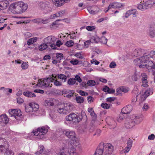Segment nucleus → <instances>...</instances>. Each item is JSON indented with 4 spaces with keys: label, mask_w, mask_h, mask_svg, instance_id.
Listing matches in <instances>:
<instances>
[{
    "label": "nucleus",
    "mask_w": 155,
    "mask_h": 155,
    "mask_svg": "<svg viewBox=\"0 0 155 155\" xmlns=\"http://www.w3.org/2000/svg\"><path fill=\"white\" fill-rule=\"evenodd\" d=\"M114 150L110 143H104L97 147L94 155H114L112 153Z\"/></svg>",
    "instance_id": "nucleus-1"
},
{
    "label": "nucleus",
    "mask_w": 155,
    "mask_h": 155,
    "mask_svg": "<svg viewBox=\"0 0 155 155\" xmlns=\"http://www.w3.org/2000/svg\"><path fill=\"white\" fill-rule=\"evenodd\" d=\"M10 7L13 13L19 14L25 12L27 9L28 5L22 1L17 2L11 4Z\"/></svg>",
    "instance_id": "nucleus-2"
},
{
    "label": "nucleus",
    "mask_w": 155,
    "mask_h": 155,
    "mask_svg": "<svg viewBox=\"0 0 155 155\" xmlns=\"http://www.w3.org/2000/svg\"><path fill=\"white\" fill-rule=\"evenodd\" d=\"M57 77L56 75L52 74L51 77L47 78H42L38 80V83L37 85L43 86L46 87H51V83Z\"/></svg>",
    "instance_id": "nucleus-3"
},
{
    "label": "nucleus",
    "mask_w": 155,
    "mask_h": 155,
    "mask_svg": "<svg viewBox=\"0 0 155 155\" xmlns=\"http://www.w3.org/2000/svg\"><path fill=\"white\" fill-rule=\"evenodd\" d=\"M48 130L45 127H43L38 129L37 131L33 130L32 133L33 135L38 136V138L42 139L44 138L45 135L48 131Z\"/></svg>",
    "instance_id": "nucleus-4"
},
{
    "label": "nucleus",
    "mask_w": 155,
    "mask_h": 155,
    "mask_svg": "<svg viewBox=\"0 0 155 155\" xmlns=\"http://www.w3.org/2000/svg\"><path fill=\"white\" fill-rule=\"evenodd\" d=\"M11 117H14L17 120H20L22 117V113L19 109H12L9 110Z\"/></svg>",
    "instance_id": "nucleus-5"
},
{
    "label": "nucleus",
    "mask_w": 155,
    "mask_h": 155,
    "mask_svg": "<svg viewBox=\"0 0 155 155\" xmlns=\"http://www.w3.org/2000/svg\"><path fill=\"white\" fill-rule=\"evenodd\" d=\"M66 120L67 121H72L76 123L80 121L81 118L78 115L74 113H71L66 117Z\"/></svg>",
    "instance_id": "nucleus-6"
},
{
    "label": "nucleus",
    "mask_w": 155,
    "mask_h": 155,
    "mask_svg": "<svg viewBox=\"0 0 155 155\" xmlns=\"http://www.w3.org/2000/svg\"><path fill=\"white\" fill-rule=\"evenodd\" d=\"M67 137L70 139L74 140L76 139V135L74 131L69 130H65L64 131Z\"/></svg>",
    "instance_id": "nucleus-7"
},
{
    "label": "nucleus",
    "mask_w": 155,
    "mask_h": 155,
    "mask_svg": "<svg viewBox=\"0 0 155 155\" xmlns=\"http://www.w3.org/2000/svg\"><path fill=\"white\" fill-rule=\"evenodd\" d=\"M106 121L107 124L110 126V129H114L117 126V123L112 118L107 117L106 119Z\"/></svg>",
    "instance_id": "nucleus-8"
},
{
    "label": "nucleus",
    "mask_w": 155,
    "mask_h": 155,
    "mask_svg": "<svg viewBox=\"0 0 155 155\" xmlns=\"http://www.w3.org/2000/svg\"><path fill=\"white\" fill-rule=\"evenodd\" d=\"M36 155H49V153L45 150L44 147L42 145H40L38 150L35 153Z\"/></svg>",
    "instance_id": "nucleus-9"
},
{
    "label": "nucleus",
    "mask_w": 155,
    "mask_h": 155,
    "mask_svg": "<svg viewBox=\"0 0 155 155\" xmlns=\"http://www.w3.org/2000/svg\"><path fill=\"white\" fill-rule=\"evenodd\" d=\"M132 120H134L135 124H140L143 120V117L141 115H133L131 117Z\"/></svg>",
    "instance_id": "nucleus-10"
},
{
    "label": "nucleus",
    "mask_w": 155,
    "mask_h": 155,
    "mask_svg": "<svg viewBox=\"0 0 155 155\" xmlns=\"http://www.w3.org/2000/svg\"><path fill=\"white\" fill-rule=\"evenodd\" d=\"M14 152L11 150H9L8 147L0 149V155H14Z\"/></svg>",
    "instance_id": "nucleus-11"
},
{
    "label": "nucleus",
    "mask_w": 155,
    "mask_h": 155,
    "mask_svg": "<svg viewBox=\"0 0 155 155\" xmlns=\"http://www.w3.org/2000/svg\"><path fill=\"white\" fill-rule=\"evenodd\" d=\"M135 125L134 122L131 117L127 118L125 121V126L127 128H132Z\"/></svg>",
    "instance_id": "nucleus-12"
},
{
    "label": "nucleus",
    "mask_w": 155,
    "mask_h": 155,
    "mask_svg": "<svg viewBox=\"0 0 155 155\" xmlns=\"http://www.w3.org/2000/svg\"><path fill=\"white\" fill-rule=\"evenodd\" d=\"M68 150V152L69 155H78V149L76 148L74 146L71 145Z\"/></svg>",
    "instance_id": "nucleus-13"
},
{
    "label": "nucleus",
    "mask_w": 155,
    "mask_h": 155,
    "mask_svg": "<svg viewBox=\"0 0 155 155\" xmlns=\"http://www.w3.org/2000/svg\"><path fill=\"white\" fill-rule=\"evenodd\" d=\"M56 40V38L52 36H49L45 38L44 40V42L47 44H51L54 42Z\"/></svg>",
    "instance_id": "nucleus-14"
},
{
    "label": "nucleus",
    "mask_w": 155,
    "mask_h": 155,
    "mask_svg": "<svg viewBox=\"0 0 155 155\" xmlns=\"http://www.w3.org/2000/svg\"><path fill=\"white\" fill-rule=\"evenodd\" d=\"M132 110V107L130 105H127L122 109L121 112L125 114L130 113Z\"/></svg>",
    "instance_id": "nucleus-15"
},
{
    "label": "nucleus",
    "mask_w": 155,
    "mask_h": 155,
    "mask_svg": "<svg viewBox=\"0 0 155 155\" xmlns=\"http://www.w3.org/2000/svg\"><path fill=\"white\" fill-rule=\"evenodd\" d=\"M9 4V2L6 0L0 2V11L6 9Z\"/></svg>",
    "instance_id": "nucleus-16"
},
{
    "label": "nucleus",
    "mask_w": 155,
    "mask_h": 155,
    "mask_svg": "<svg viewBox=\"0 0 155 155\" xmlns=\"http://www.w3.org/2000/svg\"><path fill=\"white\" fill-rule=\"evenodd\" d=\"M39 5L40 8L41 9L48 11L50 7V5L48 2H40Z\"/></svg>",
    "instance_id": "nucleus-17"
},
{
    "label": "nucleus",
    "mask_w": 155,
    "mask_h": 155,
    "mask_svg": "<svg viewBox=\"0 0 155 155\" xmlns=\"http://www.w3.org/2000/svg\"><path fill=\"white\" fill-rule=\"evenodd\" d=\"M8 122V118L5 114L0 115V124L3 123L7 124Z\"/></svg>",
    "instance_id": "nucleus-18"
},
{
    "label": "nucleus",
    "mask_w": 155,
    "mask_h": 155,
    "mask_svg": "<svg viewBox=\"0 0 155 155\" xmlns=\"http://www.w3.org/2000/svg\"><path fill=\"white\" fill-rule=\"evenodd\" d=\"M133 142V140L131 139H129L128 140L127 146L124 150V153H127L130 150L132 147Z\"/></svg>",
    "instance_id": "nucleus-19"
},
{
    "label": "nucleus",
    "mask_w": 155,
    "mask_h": 155,
    "mask_svg": "<svg viewBox=\"0 0 155 155\" xmlns=\"http://www.w3.org/2000/svg\"><path fill=\"white\" fill-rule=\"evenodd\" d=\"M8 147V144L6 140L0 138V149Z\"/></svg>",
    "instance_id": "nucleus-20"
},
{
    "label": "nucleus",
    "mask_w": 155,
    "mask_h": 155,
    "mask_svg": "<svg viewBox=\"0 0 155 155\" xmlns=\"http://www.w3.org/2000/svg\"><path fill=\"white\" fill-rule=\"evenodd\" d=\"M64 107L67 114L71 112L72 109V105L70 103L64 104Z\"/></svg>",
    "instance_id": "nucleus-21"
},
{
    "label": "nucleus",
    "mask_w": 155,
    "mask_h": 155,
    "mask_svg": "<svg viewBox=\"0 0 155 155\" xmlns=\"http://www.w3.org/2000/svg\"><path fill=\"white\" fill-rule=\"evenodd\" d=\"M53 4L57 7H60L64 4L63 0H52Z\"/></svg>",
    "instance_id": "nucleus-22"
},
{
    "label": "nucleus",
    "mask_w": 155,
    "mask_h": 155,
    "mask_svg": "<svg viewBox=\"0 0 155 155\" xmlns=\"http://www.w3.org/2000/svg\"><path fill=\"white\" fill-rule=\"evenodd\" d=\"M58 112L62 114L66 115L67 114L64 107V106L62 107H58L57 109Z\"/></svg>",
    "instance_id": "nucleus-23"
},
{
    "label": "nucleus",
    "mask_w": 155,
    "mask_h": 155,
    "mask_svg": "<svg viewBox=\"0 0 155 155\" xmlns=\"http://www.w3.org/2000/svg\"><path fill=\"white\" fill-rule=\"evenodd\" d=\"M24 95L28 97H36L35 94L29 91L24 92L23 93Z\"/></svg>",
    "instance_id": "nucleus-24"
},
{
    "label": "nucleus",
    "mask_w": 155,
    "mask_h": 155,
    "mask_svg": "<svg viewBox=\"0 0 155 155\" xmlns=\"http://www.w3.org/2000/svg\"><path fill=\"white\" fill-rule=\"evenodd\" d=\"M89 41L90 42L97 43L99 42V39L97 37L91 36Z\"/></svg>",
    "instance_id": "nucleus-25"
},
{
    "label": "nucleus",
    "mask_w": 155,
    "mask_h": 155,
    "mask_svg": "<svg viewBox=\"0 0 155 155\" xmlns=\"http://www.w3.org/2000/svg\"><path fill=\"white\" fill-rule=\"evenodd\" d=\"M152 91L150 89L147 90L144 93V94L142 96V97H144V99H145L146 98L149 96L150 94H152Z\"/></svg>",
    "instance_id": "nucleus-26"
},
{
    "label": "nucleus",
    "mask_w": 155,
    "mask_h": 155,
    "mask_svg": "<svg viewBox=\"0 0 155 155\" xmlns=\"http://www.w3.org/2000/svg\"><path fill=\"white\" fill-rule=\"evenodd\" d=\"M44 104L45 106H53L54 105V103L52 102L51 100L48 99L45 101Z\"/></svg>",
    "instance_id": "nucleus-27"
},
{
    "label": "nucleus",
    "mask_w": 155,
    "mask_h": 155,
    "mask_svg": "<svg viewBox=\"0 0 155 155\" xmlns=\"http://www.w3.org/2000/svg\"><path fill=\"white\" fill-rule=\"evenodd\" d=\"M31 105H32V103H29L28 105L25 106V110L26 112L30 113L33 112L32 108Z\"/></svg>",
    "instance_id": "nucleus-28"
},
{
    "label": "nucleus",
    "mask_w": 155,
    "mask_h": 155,
    "mask_svg": "<svg viewBox=\"0 0 155 155\" xmlns=\"http://www.w3.org/2000/svg\"><path fill=\"white\" fill-rule=\"evenodd\" d=\"M135 54H136V56H139L142 55V54L144 53V50L141 49H139L138 50H136L134 51Z\"/></svg>",
    "instance_id": "nucleus-29"
},
{
    "label": "nucleus",
    "mask_w": 155,
    "mask_h": 155,
    "mask_svg": "<svg viewBox=\"0 0 155 155\" xmlns=\"http://www.w3.org/2000/svg\"><path fill=\"white\" fill-rule=\"evenodd\" d=\"M37 40V37H34L29 39L27 41V44L29 45L36 42Z\"/></svg>",
    "instance_id": "nucleus-30"
},
{
    "label": "nucleus",
    "mask_w": 155,
    "mask_h": 155,
    "mask_svg": "<svg viewBox=\"0 0 155 155\" xmlns=\"http://www.w3.org/2000/svg\"><path fill=\"white\" fill-rule=\"evenodd\" d=\"M75 100L77 103L79 104H81L84 102V98L81 96H77L75 98Z\"/></svg>",
    "instance_id": "nucleus-31"
},
{
    "label": "nucleus",
    "mask_w": 155,
    "mask_h": 155,
    "mask_svg": "<svg viewBox=\"0 0 155 155\" xmlns=\"http://www.w3.org/2000/svg\"><path fill=\"white\" fill-rule=\"evenodd\" d=\"M137 8L138 9L142 11H143L146 9V7H145V5H144L143 3H142L141 2L140 4L138 5L137 6Z\"/></svg>",
    "instance_id": "nucleus-32"
},
{
    "label": "nucleus",
    "mask_w": 155,
    "mask_h": 155,
    "mask_svg": "<svg viewBox=\"0 0 155 155\" xmlns=\"http://www.w3.org/2000/svg\"><path fill=\"white\" fill-rule=\"evenodd\" d=\"M48 46L49 45H47L45 43L42 44L39 47V50L41 51H43L47 48Z\"/></svg>",
    "instance_id": "nucleus-33"
},
{
    "label": "nucleus",
    "mask_w": 155,
    "mask_h": 155,
    "mask_svg": "<svg viewBox=\"0 0 155 155\" xmlns=\"http://www.w3.org/2000/svg\"><path fill=\"white\" fill-rule=\"evenodd\" d=\"M76 81L74 78H71L69 79L67 81L68 84L70 85H72L75 84Z\"/></svg>",
    "instance_id": "nucleus-34"
},
{
    "label": "nucleus",
    "mask_w": 155,
    "mask_h": 155,
    "mask_svg": "<svg viewBox=\"0 0 155 155\" xmlns=\"http://www.w3.org/2000/svg\"><path fill=\"white\" fill-rule=\"evenodd\" d=\"M149 56H150L149 55H146L145 56H143L141 57L140 59L141 60V63L144 64L146 63L147 61L146 59L147 58H149Z\"/></svg>",
    "instance_id": "nucleus-35"
},
{
    "label": "nucleus",
    "mask_w": 155,
    "mask_h": 155,
    "mask_svg": "<svg viewBox=\"0 0 155 155\" xmlns=\"http://www.w3.org/2000/svg\"><path fill=\"white\" fill-rule=\"evenodd\" d=\"M31 106L32 108L33 111H37L39 108V105L37 104L32 103V105H31Z\"/></svg>",
    "instance_id": "nucleus-36"
},
{
    "label": "nucleus",
    "mask_w": 155,
    "mask_h": 155,
    "mask_svg": "<svg viewBox=\"0 0 155 155\" xmlns=\"http://www.w3.org/2000/svg\"><path fill=\"white\" fill-rule=\"evenodd\" d=\"M125 114L121 112L119 114V117L117 118V121L118 122H120L122 121L125 117L124 115Z\"/></svg>",
    "instance_id": "nucleus-37"
},
{
    "label": "nucleus",
    "mask_w": 155,
    "mask_h": 155,
    "mask_svg": "<svg viewBox=\"0 0 155 155\" xmlns=\"http://www.w3.org/2000/svg\"><path fill=\"white\" fill-rule=\"evenodd\" d=\"M58 77L61 79L64 82H65L66 81L67 77L64 74H59Z\"/></svg>",
    "instance_id": "nucleus-38"
},
{
    "label": "nucleus",
    "mask_w": 155,
    "mask_h": 155,
    "mask_svg": "<svg viewBox=\"0 0 155 155\" xmlns=\"http://www.w3.org/2000/svg\"><path fill=\"white\" fill-rule=\"evenodd\" d=\"M34 21L36 23L42 22L44 24L46 23L47 22L48 20H44L43 19H37L34 20Z\"/></svg>",
    "instance_id": "nucleus-39"
},
{
    "label": "nucleus",
    "mask_w": 155,
    "mask_h": 155,
    "mask_svg": "<svg viewBox=\"0 0 155 155\" xmlns=\"http://www.w3.org/2000/svg\"><path fill=\"white\" fill-rule=\"evenodd\" d=\"M28 62H23L22 63L21 67L23 69L25 70L27 69L28 68V64H27Z\"/></svg>",
    "instance_id": "nucleus-40"
},
{
    "label": "nucleus",
    "mask_w": 155,
    "mask_h": 155,
    "mask_svg": "<svg viewBox=\"0 0 155 155\" xmlns=\"http://www.w3.org/2000/svg\"><path fill=\"white\" fill-rule=\"evenodd\" d=\"M136 10V9H132L129 10L126 13L125 17L127 18L130 15L132 14L134 11Z\"/></svg>",
    "instance_id": "nucleus-41"
},
{
    "label": "nucleus",
    "mask_w": 155,
    "mask_h": 155,
    "mask_svg": "<svg viewBox=\"0 0 155 155\" xmlns=\"http://www.w3.org/2000/svg\"><path fill=\"white\" fill-rule=\"evenodd\" d=\"M107 40L106 38L104 36H102L101 38L100 42L101 43L106 44L107 43Z\"/></svg>",
    "instance_id": "nucleus-42"
},
{
    "label": "nucleus",
    "mask_w": 155,
    "mask_h": 155,
    "mask_svg": "<svg viewBox=\"0 0 155 155\" xmlns=\"http://www.w3.org/2000/svg\"><path fill=\"white\" fill-rule=\"evenodd\" d=\"M134 62L135 64L138 66H139L140 64H141V60L140 58H136L134 59Z\"/></svg>",
    "instance_id": "nucleus-43"
},
{
    "label": "nucleus",
    "mask_w": 155,
    "mask_h": 155,
    "mask_svg": "<svg viewBox=\"0 0 155 155\" xmlns=\"http://www.w3.org/2000/svg\"><path fill=\"white\" fill-rule=\"evenodd\" d=\"M87 84L90 86H93L96 84V82L94 80H90L87 82Z\"/></svg>",
    "instance_id": "nucleus-44"
},
{
    "label": "nucleus",
    "mask_w": 155,
    "mask_h": 155,
    "mask_svg": "<svg viewBox=\"0 0 155 155\" xmlns=\"http://www.w3.org/2000/svg\"><path fill=\"white\" fill-rule=\"evenodd\" d=\"M142 86H143L145 87H146L148 86L147 79H142Z\"/></svg>",
    "instance_id": "nucleus-45"
},
{
    "label": "nucleus",
    "mask_w": 155,
    "mask_h": 155,
    "mask_svg": "<svg viewBox=\"0 0 155 155\" xmlns=\"http://www.w3.org/2000/svg\"><path fill=\"white\" fill-rule=\"evenodd\" d=\"M74 44V42L73 41L70 40L69 41H67L66 43V45L68 47H71Z\"/></svg>",
    "instance_id": "nucleus-46"
},
{
    "label": "nucleus",
    "mask_w": 155,
    "mask_h": 155,
    "mask_svg": "<svg viewBox=\"0 0 155 155\" xmlns=\"http://www.w3.org/2000/svg\"><path fill=\"white\" fill-rule=\"evenodd\" d=\"M60 15L59 13H57L51 15L50 17V18L51 19H53L56 17H59Z\"/></svg>",
    "instance_id": "nucleus-47"
},
{
    "label": "nucleus",
    "mask_w": 155,
    "mask_h": 155,
    "mask_svg": "<svg viewBox=\"0 0 155 155\" xmlns=\"http://www.w3.org/2000/svg\"><path fill=\"white\" fill-rule=\"evenodd\" d=\"M56 57L57 60L58 61V62H60V61L63 59V54L61 53L58 54H57Z\"/></svg>",
    "instance_id": "nucleus-48"
},
{
    "label": "nucleus",
    "mask_w": 155,
    "mask_h": 155,
    "mask_svg": "<svg viewBox=\"0 0 155 155\" xmlns=\"http://www.w3.org/2000/svg\"><path fill=\"white\" fill-rule=\"evenodd\" d=\"M120 87L121 91L124 93H127L128 92L129 90V88L126 87L122 86Z\"/></svg>",
    "instance_id": "nucleus-49"
},
{
    "label": "nucleus",
    "mask_w": 155,
    "mask_h": 155,
    "mask_svg": "<svg viewBox=\"0 0 155 155\" xmlns=\"http://www.w3.org/2000/svg\"><path fill=\"white\" fill-rule=\"evenodd\" d=\"M92 113L91 114V115L92 118V120L91 121V123L92 124L95 122L96 120L97 115L94 112V114H92Z\"/></svg>",
    "instance_id": "nucleus-50"
},
{
    "label": "nucleus",
    "mask_w": 155,
    "mask_h": 155,
    "mask_svg": "<svg viewBox=\"0 0 155 155\" xmlns=\"http://www.w3.org/2000/svg\"><path fill=\"white\" fill-rule=\"evenodd\" d=\"M78 93L81 95L82 96H86L88 95V93L82 90H80Z\"/></svg>",
    "instance_id": "nucleus-51"
},
{
    "label": "nucleus",
    "mask_w": 155,
    "mask_h": 155,
    "mask_svg": "<svg viewBox=\"0 0 155 155\" xmlns=\"http://www.w3.org/2000/svg\"><path fill=\"white\" fill-rule=\"evenodd\" d=\"M87 9L89 13L91 14H95L97 12V11L93 10L90 7H88Z\"/></svg>",
    "instance_id": "nucleus-52"
},
{
    "label": "nucleus",
    "mask_w": 155,
    "mask_h": 155,
    "mask_svg": "<svg viewBox=\"0 0 155 155\" xmlns=\"http://www.w3.org/2000/svg\"><path fill=\"white\" fill-rule=\"evenodd\" d=\"M101 107L104 109H108L110 107V105L106 103H103L101 104Z\"/></svg>",
    "instance_id": "nucleus-53"
},
{
    "label": "nucleus",
    "mask_w": 155,
    "mask_h": 155,
    "mask_svg": "<svg viewBox=\"0 0 155 155\" xmlns=\"http://www.w3.org/2000/svg\"><path fill=\"white\" fill-rule=\"evenodd\" d=\"M55 79H56V78ZM53 81H54V80H53ZM54 85L56 86H60L62 85L61 82L57 81V80H54Z\"/></svg>",
    "instance_id": "nucleus-54"
},
{
    "label": "nucleus",
    "mask_w": 155,
    "mask_h": 155,
    "mask_svg": "<svg viewBox=\"0 0 155 155\" xmlns=\"http://www.w3.org/2000/svg\"><path fill=\"white\" fill-rule=\"evenodd\" d=\"M96 28L95 26H88L86 27V29L88 31H92L94 30Z\"/></svg>",
    "instance_id": "nucleus-55"
},
{
    "label": "nucleus",
    "mask_w": 155,
    "mask_h": 155,
    "mask_svg": "<svg viewBox=\"0 0 155 155\" xmlns=\"http://www.w3.org/2000/svg\"><path fill=\"white\" fill-rule=\"evenodd\" d=\"M87 100L88 103H91L94 101V98L91 96H89L87 97Z\"/></svg>",
    "instance_id": "nucleus-56"
},
{
    "label": "nucleus",
    "mask_w": 155,
    "mask_h": 155,
    "mask_svg": "<svg viewBox=\"0 0 155 155\" xmlns=\"http://www.w3.org/2000/svg\"><path fill=\"white\" fill-rule=\"evenodd\" d=\"M148 3V4L150 6V7L152 6L154 4H155L154 1V0H149L147 1Z\"/></svg>",
    "instance_id": "nucleus-57"
},
{
    "label": "nucleus",
    "mask_w": 155,
    "mask_h": 155,
    "mask_svg": "<svg viewBox=\"0 0 155 155\" xmlns=\"http://www.w3.org/2000/svg\"><path fill=\"white\" fill-rule=\"evenodd\" d=\"M75 56L79 58L82 59L83 58V55L80 52L76 53L75 54Z\"/></svg>",
    "instance_id": "nucleus-58"
},
{
    "label": "nucleus",
    "mask_w": 155,
    "mask_h": 155,
    "mask_svg": "<svg viewBox=\"0 0 155 155\" xmlns=\"http://www.w3.org/2000/svg\"><path fill=\"white\" fill-rule=\"evenodd\" d=\"M153 63L151 61H149L147 65V68H151L152 66L153 65Z\"/></svg>",
    "instance_id": "nucleus-59"
},
{
    "label": "nucleus",
    "mask_w": 155,
    "mask_h": 155,
    "mask_svg": "<svg viewBox=\"0 0 155 155\" xmlns=\"http://www.w3.org/2000/svg\"><path fill=\"white\" fill-rule=\"evenodd\" d=\"M74 78L76 81L77 80L79 83H81L82 81V79L79 75H76Z\"/></svg>",
    "instance_id": "nucleus-60"
},
{
    "label": "nucleus",
    "mask_w": 155,
    "mask_h": 155,
    "mask_svg": "<svg viewBox=\"0 0 155 155\" xmlns=\"http://www.w3.org/2000/svg\"><path fill=\"white\" fill-rule=\"evenodd\" d=\"M115 99V98L114 97H109L107 98L106 100L107 102H111L112 101H114Z\"/></svg>",
    "instance_id": "nucleus-61"
},
{
    "label": "nucleus",
    "mask_w": 155,
    "mask_h": 155,
    "mask_svg": "<svg viewBox=\"0 0 155 155\" xmlns=\"http://www.w3.org/2000/svg\"><path fill=\"white\" fill-rule=\"evenodd\" d=\"M70 63L73 65H77L78 63V60L75 59L72 60L70 61Z\"/></svg>",
    "instance_id": "nucleus-62"
},
{
    "label": "nucleus",
    "mask_w": 155,
    "mask_h": 155,
    "mask_svg": "<svg viewBox=\"0 0 155 155\" xmlns=\"http://www.w3.org/2000/svg\"><path fill=\"white\" fill-rule=\"evenodd\" d=\"M116 66V64L114 62H111L110 64L109 67L111 68H114Z\"/></svg>",
    "instance_id": "nucleus-63"
},
{
    "label": "nucleus",
    "mask_w": 155,
    "mask_h": 155,
    "mask_svg": "<svg viewBox=\"0 0 155 155\" xmlns=\"http://www.w3.org/2000/svg\"><path fill=\"white\" fill-rule=\"evenodd\" d=\"M111 8H116L115 2L110 3L108 6V9Z\"/></svg>",
    "instance_id": "nucleus-64"
}]
</instances>
